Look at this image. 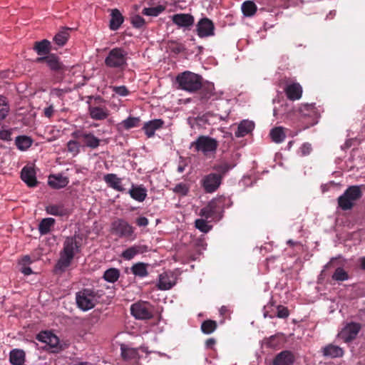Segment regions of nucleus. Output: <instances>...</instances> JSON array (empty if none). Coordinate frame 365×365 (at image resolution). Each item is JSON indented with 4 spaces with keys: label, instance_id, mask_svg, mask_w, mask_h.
Listing matches in <instances>:
<instances>
[{
    "label": "nucleus",
    "instance_id": "obj_61",
    "mask_svg": "<svg viewBox=\"0 0 365 365\" xmlns=\"http://www.w3.org/2000/svg\"><path fill=\"white\" fill-rule=\"evenodd\" d=\"M276 339V336H270L269 339H268V341H267V344L270 347H273L276 345V344L274 342V341Z\"/></svg>",
    "mask_w": 365,
    "mask_h": 365
},
{
    "label": "nucleus",
    "instance_id": "obj_46",
    "mask_svg": "<svg viewBox=\"0 0 365 365\" xmlns=\"http://www.w3.org/2000/svg\"><path fill=\"white\" fill-rule=\"evenodd\" d=\"M173 190L180 196H186L190 190V185L185 182H180L173 188Z\"/></svg>",
    "mask_w": 365,
    "mask_h": 365
},
{
    "label": "nucleus",
    "instance_id": "obj_8",
    "mask_svg": "<svg viewBox=\"0 0 365 365\" xmlns=\"http://www.w3.org/2000/svg\"><path fill=\"white\" fill-rule=\"evenodd\" d=\"M225 200V197L223 196L212 200L205 207L200 210L199 215L205 220L214 218L215 215L222 207Z\"/></svg>",
    "mask_w": 365,
    "mask_h": 365
},
{
    "label": "nucleus",
    "instance_id": "obj_24",
    "mask_svg": "<svg viewBox=\"0 0 365 365\" xmlns=\"http://www.w3.org/2000/svg\"><path fill=\"white\" fill-rule=\"evenodd\" d=\"M88 110L91 118L96 120H104L109 115V110L106 107L91 106Z\"/></svg>",
    "mask_w": 365,
    "mask_h": 365
},
{
    "label": "nucleus",
    "instance_id": "obj_2",
    "mask_svg": "<svg viewBox=\"0 0 365 365\" xmlns=\"http://www.w3.org/2000/svg\"><path fill=\"white\" fill-rule=\"evenodd\" d=\"M80 242L76 237H68L63 242L60 258L56 265V269L64 272L71 265L76 254L80 251Z\"/></svg>",
    "mask_w": 365,
    "mask_h": 365
},
{
    "label": "nucleus",
    "instance_id": "obj_18",
    "mask_svg": "<svg viewBox=\"0 0 365 365\" xmlns=\"http://www.w3.org/2000/svg\"><path fill=\"white\" fill-rule=\"evenodd\" d=\"M295 361L294 354L289 350H284L277 354L274 360L273 365H292Z\"/></svg>",
    "mask_w": 365,
    "mask_h": 365
},
{
    "label": "nucleus",
    "instance_id": "obj_42",
    "mask_svg": "<svg viewBox=\"0 0 365 365\" xmlns=\"http://www.w3.org/2000/svg\"><path fill=\"white\" fill-rule=\"evenodd\" d=\"M217 324L215 321L207 319L201 324V331L205 334H210L215 331Z\"/></svg>",
    "mask_w": 365,
    "mask_h": 365
},
{
    "label": "nucleus",
    "instance_id": "obj_32",
    "mask_svg": "<svg viewBox=\"0 0 365 365\" xmlns=\"http://www.w3.org/2000/svg\"><path fill=\"white\" fill-rule=\"evenodd\" d=\"M140 120L138 117H128L118 124L117 127L119 130H130L133 128L138 127Z\"/></svg>",
    "mask_w": 365,
    "mask_h": 365
},
{
    "label": "nucleus",
    "instance_id": "obj_3",
    "mask_svg": "<svg viewBox=\"0 0 365 365\" xmlns=\"http://www.w3.org/2000/svg\"><path fill=\"white\" fill-rule=\"evenodd\" d=\"M202 77L189 71L179 73L176 77V82L179 88L190 93L198 91L202 86Z\"/></svg>",
    "mask_w": 365,
    "mask_h": 365
},
{
    "label": "nucleus",
    "instance_id": "obj_25",
    "mask_svg": "<svg viewBox=\"0 0 365 365\" xmlns=\"http://www.w3.org/2000/svg\"><path fill=\"white\" fill-rule=\"evenodd\" d=\"M255 128V123L248 120H243L237 127L235 135L237 138H242L251 133Z\"/></svg>",
    "mask_w": 365,
    "mask_h": 365
},
{
    "label": "nucleus",
    "instance_id": "obj_23",
    "mask_svg": "<svg viewBox=\"0 0 365 365\" xmlns=\"http://www.w3.org/2000/svg\"><path fill=\"white\" fill-rule=\"evenodd\" d=\"M103 180L113 190L119 192L124 190V187L122 185V180L117 176V175L113 173L106 174L104 175Z\"/></svg>",
    "mask_w": 365,
    "mask_h": 365
},
{
    "label": "nucleus",
    "instance_id": "obj_15",
    "mask_svg": "<svg viewBox=\"0 0 365 365\" xmlns=\"http://www.w3.org/2000/svg\"><path fill=\"white\" fill-rule=\"evenodd\" d=\"M133 316L138 319H147L152 317V313L148 304L135 303L130 307Z\"/></svg>",
    "mask_w": 365,
    "mask_h": 365
},
{
    "label": "nucleus",
    "instance_id": "obj_59",
    "mask_svg": "<svg viewBox=\"0 0 365 365\" xmlns=\"http://www.w3.org/2000/svg\"><path fill=\"white\" fill-rule=\"evenodd\" d=\"M43 113H44V115H45L46 117L51 118L53 115V113H54L53 106H49L48 107L45 108L44 110H43Z\"/></svg>",
    "mask_w": 365,
    "mask_h": 365
},
{
    "label": "nucleus",
    "instance_id": "obj_20",
    "mask_svg": "<svg viewBox=\"0 0 365 365\" xmlns=\"http://www.w3.org/2000/svg\"><path fill=\"white\" fill-rule=\"evenodd\" d=\"M21 178L29 187H35L37 184L36 172L32 167L25 166L21 170Z\"/></svg>",
    "mask_w": 365,
    "mask_h": 365
},
{
    "label": "nucleus",
    "instance_id": "obj_44",
    "mask_svg": "<svg viewBox=\"0 0 365 365\" xmlns=\"http://www.w3.org/2000/svg\"><path fill=\"white\" fill-rule=\"evenodd\" d=\"M68 29H64L55 35L53 41L58 46H63L68 41Z\"/></svg>",
    "mask_w": 365,
    "mask_h": 365
},
{
    "label": "nucleus",
    "instance_id": "obj_51",
    "mask_svg": "<svg viewBox=\"0 0 365 365\" xmlns=\"http://www.w3.org/2000/svg\"><path fill=\"white\" fill-rule=\"evenodd\" d=\"M68 151L76 155L79 153V144L76 140H70L67 143Z\"/></svg>",
    "mask_w": 365,
    "mask_h": 365
},
{
    "label": "nucleus",
    "instance_id": "obj_43",
    "mask_svg": "<svg viewBox=\"0 0 365 365\" xmlns=\"http://www.w3.org/2000/svg\"><path fill=\"white\" fill-rule=\"evenodd\" d=\"M120 276V272L118 269L110 268L104 272L103 278L108 282L113 283L116 282Z\"/></svg>",
    "mask_w": 365,
    "mask_h": 365
},
{
    "label": "nucleus",
    "instance_id": "obj_27",
    "mask_svg": "<svg viewBox=\"0 0 365 365\" xmlns=\"http://www.w3.org/2000/svg\"><path fill=\"white\" fill-rule=\"evenodd\" d=\"M121 356L126 361H135L139 357L138 349L126 344L120 345Z\"/></svg>",
    "mask_w": 365,
    "mask_h": 365
},
{
    "label": "nucleus",
    "instance_id": "obj_57",
    "mask_svg": "<svg viewBox=\"0 0 365 365\" xmlns=\"http://www.w3.org/2000/svg\"><path fill=\"white\" fill-rule=\"evenodd\" d=\"M69 91L68 89H61V88H53L51 91V93L53 96L61 97L66 93H68Z\"/></svg>",
    "mask_w": 365,
    "mask_h": 365
},
{
    "label": "nucleus",
    "instance_id": "obj_19",
    "mask_svg": "<svg viewBox=\"0 0 365 365\" xmlns=\"http://www.w3.org/2000/svg\"><path fill=\"white\" fill-rule=\"evenodd\" d=\"M284 92L289 100L294 101L301 98L302 87L299 83H292L285 87Z\"/></svg>",
    "mask_w": 365,
    "mask_h": 365
},
{
    "label": "nucleus",
    "instance_id": "obj_21",
    "mask_svg": "<svg viewBox=\"0 0 365 365\" xmlns=\"http://www.w3.org/2000/svg\"><path fill=\"white\" fill-rule=\"evenodd\" d=\"M174 24L180 27H189L194 24V17L189 14H177L173 16Z\"/></svg>",
    "mask_w": 365,
    "mask_h": 365
},
{
    "label": "nucleus",
    "instance_id": "obj_49",
    "mask_svg": "<svg viewBox=\"0 0 365 365\" xmlns=\"http://www.w3.org/2000/svg\"><path fill=\"white\" fill-rule=\"evenodd\" d=\"M195 227L202 232H208L212 227L208 225L205 219H197L195 222Z\"/></svg>",
    "mask_w": 365,
    "mask_h": 365
},
{
    "label": "nucleus",
    "instance_id": "obj_17",
    "mask_svg": "<svg viewBox=\"0 0 365 365\" xmlns=\"http://www.w3.org/2000/svg\"><path fill=\"white\" fill-rule=\"evenodd\" d=\"M113 228L121 237H130L133 233V227L123 220H118L113 223Z\"/></svg>",
    "mask_w": 365,
    "mask_h": 365
},
{
    "label": "nucleus",
    "instance_id": "obj_38",
    "mask_svg": "<svg viewBox=\"0 0 365 365\" xmlns=\"http://www.w3.org/2000/svg\"><path fill=\"white\" fill-rule=\"evenodd\" d=\"M269 135L272 140L276 143H280L285 139L286 135L282 127H276L271 130Z\"/></svg>",
    "mask_w": 365,
    "mask_h": 365
},
{
    "label": "nucleus",
    "instance_id": "obj_13",
    "mask_svg": "<svg viewBox=\"0 0 365 365\" xmlns=\"http://www.w3.org/2000/svg\"><path fill=\"white\" fill-rule=\"evenodd\" d=\"M36 62H46L48 66L56 72H63L66 70V67L59 61V58L54 54L38 57L36 59Z\"/></svg>",
    "mask_w": 365,
    "mask_h": 365
},
{
    "label": "nucleus",
    "instance_id": "obj_34",
    "mask_svg": "<svg viewBox=\"0 0 365 365\" xmlns=\"http://www.w3.org/2000/svg\"><path fill=\"white\" fill-rule=\"evenodd\" d=\"M123 16L120 12L115 9L111 11V19L110 21V29L113 31H115L119 29L120 25L123 22Z\"/></svg>",
    "mask_w": 365,
    "mask_h": 365
},
{
    "label": "nucleus",
    "instance_id": "obj_7",
    "mask_svg": "<svg viewBox=\"0 0 365 365\" xmlns=\"http://www.w3.org/2000/svg\"><path fill=\"white\" fill-rule=\"evenodd\" d=\"M128 53L122 48L111 49L105 58L106 66L113 68H123L127 64Z\"/></svg>",
    "mask_w": 365,
    "mask_h": 365
},
{
    "label": "nucleus",
    "instance_id": "obj_54",
    "mask_svg": "<svg viewBox=\"0 0 365 365\" xmlns=\"http://www.w3.org/2000/svg\"><path fill=\"white\" fill-rule=\"evenodd\" d=\"M112 90L115 94L120 96H127L129 94V91L125 86H113Z\"/></svg>",
    "mask_w": 365,
    "mask_h": 365
},
{
    "label": "nucleus",
    "instance_id": "obj_53",
    "mask_svg": "<svg viewBox=\"0 0 365 365\" xmlns=\"http://www.w3.org/2000/svg\"><path fill=\"white\" fill-rule=\"evenodd\" d=\"M312 150V145L309 143H304L299 148V153L301 156H306L311 153Z\"/></svg>",
    "mask_w": 365,
    "mask_h": 365
},
{
    "label": "nucleus",
    "instance_id": "obj_36",
    "mask_svg": "<svg viewBox=\"0 0 365 365\" xmlns=\"http://www.w3.org/2000/svg\"><path fill=\"white\" fill-rule=\"evenodd\" d=\"M34 49L39 56L48 54L51 51V42L46 39L41 41H36Z\"/></svg>",
    "mask_w": 365,
    "mask_h": 365
},
{
    "label": "nucleus",
    "instance_id": "obj_28",
    "mask_svg": "<svg viewBox=\"0 0 365 365\" xmlns=\"http://www.w3.org/2000/svg\"><path fill=\"white\" fill-rule=\"evenodd\" d=\"M214 84L210 82H203L202 81V86L199 89L200 91V96L202 101H207L211 98V96L214 94Z\"/></svg>",
    "mask_w": 365,
    "mask_h": 365
},
{
    "label": "nucleus",
    "instance_id": "obj_47",
    "mask_svg": "<svg viewBox=\"0 0 365 365\" xmlns=\"http://www.w3.org/2000/svg\"><path fill=\"white\" fill-rule=\"evenodd\" d=\"M332 279L336 281H345L349 279V274L343 268L338 267L333 274Z\"/></svg>",
    "mask_w": 365,
    "mask_h": 365
},
{
    "label": "nucleus",
    "instance_id": "obj_10",
    "mask_svg": "<svg viewBox=\"0 0 365 365\" xmlns=\"http://www.w3.org/2000/svg\"><path fill=\"white\" fill-rule=\"evenodd\" d=\"M361 329L359 323H349L340 332L339 336L346 343L351 342L355 339Z\"/></svg>",
    "mask_w": 365,
    "mask_h": 365
},
{
    "label": "nucleus",
    "instance_id": "obj_22",
    "mask_svg": "<svg viewBox=\"0 0 365 365\" xmlns=\"http://www.w3.org/2000/svg\"><path fill=\"white\" fill-rule=\"evenodd\" d=\"M69 182L68 178L62 175H51L48 177V184L53 189L65 187Z\"/></svg>",
    "mask_w": 365,
    "mask_h": 365
},
{
    "label": "nucleus",
    "instance_id": "obj_9",
    "mask_svg": "<svg viewBox=\"0 0 365 365\" xmlns=\"http://www.w3.org/2000/svg\"><path fill=\"white\" fill-rule=\"evenodd\" d=\"M299 113L301 117L304 118H308L309 121L307 122L308 128L309 126L314 125L317 123V119L319 118V112L317 108L315 106L314 103H305L302 104L299 108Z\"/></svg>",
    "mask_w": 365,
    "mask_h": 365
},
{
    "label": "nucleus",
    "instance_id": "obj_11",
    "mask_svg": "<svg viewBox=\"0 0 365 365\" xmlns=\"http://www.w3.org/2000/svg\"><path fill=\"white\" fill-rule=\"evenodd\" d=\"M197 34L200 38L214 36L215 26L213 22L208 18L201 19L196 26Z\"/></svg>",
    "mask_w": 365,
    "mask_h": 365
},
{
    "label": "nucleus",
    "instance_id": "obj_29",
    "mask_svg": "<svg viewBox=\"0 0 365 365\" xmlns=\"http://www.w3.org/2000/svg\"><path fill=\"white\" fill-rule=\"evenodd\" d=\"M147 250V247L144 245H133L126 249L123 253L122 257L127 260H130L136 255L142 254Z\"/></svg>",
    "mask_w": 365,
    "mask_h": 365
},
{
    "label": "nucleus",
    "instance_id": "obj_5",
    "mask_svg": "<svg viewBox=\"0 0 365 365\" xmlns=\"http://www.w3.org/2000/svg\"><path fill=\"white\" fill-rule=\"evenodd\" d=\"M99 299L98 292L93 289L85 288L76 294V304L83 312L93 309Z\"/></svg>",
    "mask_w": 365,
    "mask_h": 365
},
{
    "label": "nucleus",
    "instance_id": "obj_35",
    "mask_svg": "<svg viewBox=\"0 0 365 365\" xmlns=\"http://www.w3.org/2000/svg\"><path fill=\"white\" fill-rule=\"evenodd\" d=\"M33 140L27 135H19L15 139V145L19 150L25 151L32 145Z\"/></svg>",
    "mask_w": 365,
    "mask_h": 365
},
{
    "label": "nucleus",
    "instance_id": "obj_50",
    "mask_svg": "<svg viewBox=\"0 0 365 365\" xmlns=\"http://www.w3.org/2000/svg\"><path fill=\"white\" fill-rule=\"evenodd\" d=\"M131 24L135 28H142L145 24L144 19L139 15H134L131 17Z\"/></svg>",
    "mask_w": 365,
    "mask_h": 365
},
{
    "label": "nucleus",
    "instance_id": "obj_40",
    "mask_svg": "<svg viewBox=\"0 0 365 365\" xmlns=\"http://www.w3.org/2000/svg\"><path fill=\"white\" fill-rule=\"evenodd\" d=\"M160 128V120L156 119L154 120L146 123L143 127L145 133L148 138L154 135L155 131Z\"/></svg>",
    "mask_w": 365,
    "mask_h": 365
},
{
    "label": "nucleus",
    "instance_id": "obj_26",
    "mask_svg": "<svg viewBox=\"0 0 365 365\" xmlns=\"http://www.w3.org/2000/svg\"><path fill=\"white\" fill-rule=\"evenodd\" d=\"M176 283V276L173 272H165L161 274V290L170 289Z\"/></svg>",
    "mask_w": 365,
    "mask_h": 365
},
{
    "label": "nucleus",
    "instance_id": "obj_41",
    "mask_svg": "<svg viewBox=\"0 0 365 365\" xmlns=\"http://www.w3.org/2000/svg\"><path fill=\"white\" fill-rule=\"evenodd\" d=\"M166 49L173 54H178L185 50V46L179 41H170L167 43Z\"/></svg>",
    "mask_w": 365,
    "mask_h": 365
},
{
    "label": "nucleus",
    "instance_id": "obj_1",
    "mask_svg": "<svg viewBox=\"0 0 365 365\" xmlns=\"http://www.w3.org/2000/svg\"><path fill=\"white\" fill-rule=\"evenodd\" d=\"M233 165L227 162L215 165L212 167L215 173H210L202 177L200 184L206 193L215 192L221 185L222 180Z\"/></svg>",
    "mask_w": 365,
    "mask_h": 365
},
{
    "label": "nucleus",
    "instance_id": "obj_39",
    "mask_svg": "<svg viewBox=\"0 0 365 365\" xmlns=\"http://www.w3.org/2000/svg\"><path fill=\"white\" fill-rule=\"evenodd\" d=\"M257 9V6L252 1H246L242 4V11L245 16L251 17L254 16Z\"/></svg>",
    "mask_w": 365,
    "mask_h": 365
},
{
    "label": "nucleus",
    "instance_id": "obj_33",
    "mask_svg": "<svg viewBox=\"0 0 365 365\" xmlns=\"http://www.w3.org/2000/svg\"><path fill=\"white\" fill-rule=\"evenodd\" d=\"M129 194L133 199L143 202L146 197L147 192L143 187L133 185L129 190Z\"/></svg>",
    "mask_w": 365,
    "mask_h": 365
},
{
    "label": "nucleus",
    "instance_id": "obj_56",
    "mask_svg": "<svg viewBox=\"0 0 365 365\" xmlns=\"http://www.w3.org/2000/svg\"><path fill=\"white\" fill-rule=\"evenodd\" d=\"M11 130L2 129L0 130V139L2 140L9 141L11 140Z\"/></svg>",
    "mask_w": 365,
    "mask_h": 365
},
{
    "label": "nucleus",
    "instance_id": "obj_16",
    "mask_svg": "<svg viewBox=\"0 0 365 365\" xmlns=\"http://www.w3.org/2000/svg\"><path fill=\"white\" fill-rule=\"evenodd\" d=\"M322 356L328 359L341 358L344 355V350L334 344H328L321 349Z\"/></svg>",
    "mask_w": 365,
    "mask_h": 365
},
{
    "label": "nucleus",
    "instance_id": "obj_14",
    "mask_svg": "<svg viewBox=\"0 0 365 365\" xmlns=\"http://www.w3.org/2000/svg\"><path fill=\"white\" fill-rule=\"evenodd\" d=\"M36 339L43 343L46 344L51 348L55 349L53 352H58L61 349L59 345L58 338L50 331H41L37 336Z\"/></svg>",
    "mask_w": 365,
    "mask_h": 365
},
{
    "label": "nucleus",
    "instance_id": "obj_45",
    "mask_svg": "<svg viewBox=\"0 0 365 365\" xmlns=\"http://www.w3.org/2000/svg\"><path fill=\"white\" fill-rule=\"evenodd\" d=\"M132 272L135 276H139L141 277H145L148 274L147 268L145 264L143 263H137L135 264L131 267Z\"/></svg>",
    "mask_w": 365,
    "mask_h": 365
},
{
    "label": "nucleus",
    "instance_id": "obj_60",
    "mask_svg": "<svg viewBox=\"0 0 365 365\" xmlns=\"http://www.w3.org/2000/svg\"><path fill=\"white\" fill-rule=\"evenodd\" d=\"M215 344H216V340L213 338L207 339L205 341V346L207 349H213Z\"/></svg>",
    "mask_w": 365,
    "mask_h": 365
},
{
    "label": "nucleus",
    "instance_id": "obj_6",
    "mask_svg": "<svg viewBox=\"0 0 365 365\" xmlns=\"http://www.w3.org/2000/svg\"><path fill=\"white\" fill-rule=\"evenodd\" d=\"M218 142L216 139L207 135H200L196 140L191 143L190 148L195 151L202 153L205 155L215 153L218 148Z\"/></svg>",
    "mask_w": 365,
    "mask_h": 365
},
{
    "label": "nucleus",
    "instance_id": "obj_64",
    "mask_svg": "<svg viewBox=\"0 0 365 365\" xmlns=\"http://www.w3.org/2000/svg\"><path fill=\"white\" fill-rule=\"evenodd\" d=\"M360 267L362 269L365 270V257L360 259Z\"/></svg>",
    "mask_w": 365,
    "mask_h": 365
},
{
    "label": "nucleus",
    "instance_id": "obj_48",
    "mask_svg": "<svg viewBox=\"0 0 365 365\" xmlns=\"http://www.w3.org/2000/svg\"><path fill=\"white\" fill-rule=\"evenodd\" d=\"M9 110V107L6 101V98L0 96V123L6 117Z\"/></svg>",
    "mask_w": 365,
    "mask_h": 365
},
{
    "label": "nucleus",
    "instance_id": "obj_30",
    "mask_svg": "<svg viewBox=\"0 0 365 365\" xmlns=\"http://www.w3.org/2000/svg\"><path fill=\"white\" fill-rule=\"evenodd\" d=\"M46 212L48 215L55 216H64L68 214V210L62 204H52L46 207Z\"/></svg>",
    "mask_w": 365,
    "mask_h": 365
},
{
    "label": "nucleus",
    "instance_id": "obj_52",
    "mask_svg": "<svg viewBox=\"0 0 365 365\" xmlns=\"http://www.w3.org/2000/svg\"><path fill=\"white\" fill-rule=\"evenodd\" d=\"M143 14L150 16H158L160 14V6L145 8L143 10Z\"/></svg>",
    "mask_w": 365,
    "mask_h": 365
},
{
    "label": "nucleus",
    "instance_id": "obj_63",
    "mask_svg": "<svg viewBox=\"0 0 365 365\" xmlns=\"http://www.w3.org/2000/svg\"><path fill=\"white\" fill-rule=\"evenodd\" d=\"M21 272L25 275H29V274H31V272H32L31 269L30 267H22Z\"/></svg>",
    "mask_w": 365,
    "mask_h": 365
},
{
    "label": "nucleus",
    "instance_id": "obj_58",
    "mask_svg": "<svg viewBox=\"0 0 365 365\" xmlns=\"http://www.w3.org/2000/svg\"><path fill=\"white\" fill-rule=\"evenodd\" d=\"M136 223L140 227H145L148 224V220L145 217H140L136 220Z\"/></svg>",
    "mask_w": 365,
    "mask_h": 365
},
{
    "label": "nucleus",
    "instance_id": "obj_31",
    "mask_svg": "<svg viewBox=\"0 0 365 365\" xmlns=\"http://www.w3.org/2000/svg\"><path fill=\"white\" fill-rule=\"evenodd\" d=\"M9 361L12 365H23L25 361V352L21 349H13L9 354Z\"/></svg>",
    "mask_w": 365,
    "mask_h": 365
},
{
    "label": "nucleus",
    "instance_id": "obj_62",
    "mask_svg": "<svg viewBox=\"0 0 365 365\" xmlns=\"http://www.w3.org/2000/svg\"><path fill=\"white\" fill-rule=\"evenodd\" d=\"M196 257L195 256V255L192 254L190 251H187V262L189 261H195L196 260Z\"/></svg>",
    "mask_w": 365,
    "mask_h": 365
},
{
    "label": "nucleus",
    "instance_id": "obj_12",
    "mask_svg": "<svg viewBox=\"0 0 365 365\" xmlns=\"http://www.w3.org/2000/svg\"><path fill=\"white\" fill-rule=\"evenodd\" d=\"M71 135L75 138L83 139L85 145L92 149L98 148L100 145L101 140L96 137L92 133L78 130L74 131Z\"/></svg>",
    "mask_w": 365,
    "mask_h": 365
},
{
    "label": "nucleus",
    "instance_id": "obj_4",
    "mask_svg": "<svg viewBox=\"0 0 365 365\" xmlns=\"http://www.w3.org/2000/svg\"><path fill=\"white\" fill-rule=\"evenodd\" d=\"M363 195L361 186L351 185L337 199L338 207L343 211L351 210Z\"/></svg>",
    "mask_w": 365,
    "mask_h": 365
},
{
    "label": "nucleus",
    "instance_id": "obj_55",
    "mask_svg": "<svg viewBox=\"0 0 365 365\" xmlns=\"http://www.w3.org/2000/svg\"><path fill=\"white\" fill-rule=\"evenodd\" d=\"M289 314V310L287 307H283V306L278 307L277 313V317L285 319V318L288 317Z\"/></svg>",
    "mask_w": 365,
    "mask_h": 365
},
{
    "label": "nucleus",
    "instance_id": "obj_37",
    "mask_svg": "<svg viewBox=\"0 0 365 365\" xmlns=\"http://www.w3.org/2000/svg\"><path fill=\"white\" fill-rule=\"evenodd\" d=\"M56 220L51 217L43 219L38 225V231L41 235H46L51 232L55 225Z\"/></svg>",
    "mask_w": 365,
    "mask_h": 365
}]
</instances>
